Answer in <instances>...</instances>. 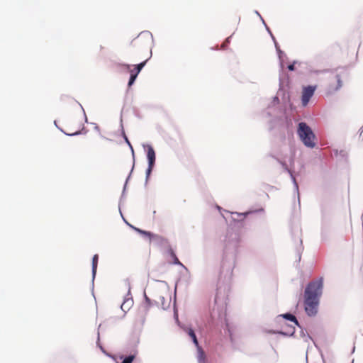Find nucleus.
Here are the masks:
<instances>
[{
	"label": "nucleus",
	"instance_id": "obj_19",
	"mask_svg": "<svg viewBox=\"0 0 363 363\" xmlns=\"http://www.w3.org/2000/svg\"><path fill=\"white\" fill-rule=\"evenodd\" d=\"M167 254L171 257L172 262L171 264L174 265L180 266L184 268L186 271L188 272V269L179 260L175 251L173 248L169 245L167 250Z\"/></svg>",
	"mask_w": 363,
	"mask_h": 363
},
{
	"label": "nucleus",
	"instance_id": "obj_38",
	"mask_svg": "<svg viewBox=\"0 0 363 363\" xmlns=\"http://www.w3.org/2000/svg\"><path fill=\"white\" fill-rule=\"evenodd\" d=\"M328 235H329V231L328 230L324 227V226H322L321 228V233H320V235H321V240L323 241H326L328 240Z\"/></svg>",
	"mask_w": 363,
	"mask_h": 363
},
{
	"label": "nucleus",
	"instance_id": "obj_43",
	"mask_svg": "<svg viewBox=\"0 0 363 363\" xmlns=\"http://www.w3.org/2000/svg\"><path fill=\"white\" fill-rule=\"evenodd\" d=\"M267 32L268 33V34L270 35V38H272L273 43H274V45H276V43H278L276 38L274 37V35H273L271 29L269 28V27H267Z\"/></svg>",
	"mask_w": 363,
	"mask_h": 363
},
{
	"label": "nucleus",
	"instance_id": "obj_22",
	"mask_svg": "<svg viewBox=\"0 0 363 363\" xmlns=\"http://www.w3.org/2000/svg\"><path fill=\"white\" fill-rule=\"evenodd\" d=\"M335 79L337 81V84L335 85V86H333V84H330L329 88L327 91V93L329 94H332L337 91L342 86V81L341 79V76L339 74H337L335 75Z\"/></svg>",
	"mask_w": 363,
	"mask_h": 363
},
{
	"label": "nucleus",
	"instance_id": "obj_53",
	"mask_svg": "<svg viewBox=\"0 0 363 363\" xmlns=\"http://www.w3.org/2000/svg\"><path fill=\"white\" fill-rule=\"evenodd\" d=\"M54 125H55V127L58 129V128H60L58 124H57V122L56 120L54 121Z\"/></svg>",
	"mask_w": 363,
	"mask_h": 363
},
{
	"label": "nucleus",
	"instance_id": "obj_14",
	"mask_svg": "<svg viewBox=\"0 0 363 363\" xmlns=\"http://www.w3.org/2000/svg\"><path fill=\"white\" fill-rule=\"evenodd\" d=\"M283 115L279 116H272L268 122V130L272 132L274 130H280L283 125Z\"/></svg>",
	"mask_w": 363,
	"mask_h": 363
},
{
	"label": "nucleus",
	"instance_id": "obj_4",
	"mask_svg": "<svg viewBox=\"0 0 363 363\" xmlns=\"http://www.w3.org/2000/svg\"><path fill=\"white\" fill-rule=\"evenodd\" d=\"M279 90L277 91V94L280 96L282 101V106L281 108V112H291L293 113L296 112V107L293 104L291 101V96L288 91H286L284 86L283 79L279 74Z\"/></svg>",
	"mask_w": 363,
	"mask_h": 363
},
{
	"label": "nucleus",
	"instance_id": "obj_10",
	"mask_svg": "<svg viewBox=\"0 0 363 363\" xmlns=\"http://www.w3.org/2000/svg\"><path fill=\"white\" fill-rule=\"evenodd\" d=\"M274 158H275L277 162L281 164V166L282 167L283 169L284 172H287L289 176H290V178L291 179V182H292V184L294 185V191L296 192L297 194V198H298V206L301 205V202H300V194H299V190H298V183L296 182V179L295 178V176H294V172L291 171L289 167H288V165L286 163V162L284 161H281L280 160L279 158H277L274 156H272Z\"/></svg>",
	"mask_w": 363,
	"mask_h": 363
},
{
	"label": "nucleus",
	"instance_id": "obj_18",
	"mask_svg": "<svg viewBox=\"0 0 363 363\" xmlns=\"http://www.w3.org/2000/svg\"><path fill=\"white\" fill-rule=\"evenodd\" d=\"M279 97L280 96L278 95L277 94L276 96L272 97V101L270 102L269 104H268L267 108L262 112V115L264 117H272V113L271 112V109L272 108L273 106L279 105L280 104Z\"/></svg>",
	"mask_w": 363,
	"mask_h": 363
},
{
	"label": "nucleus",
	"instance_id": "obj_51",
	"mask_svg": "<svg viewBox=\"0 0 363 363\" xmlns=\"http://www.w3.org/2000/svg\"><path fill=\"white\" fill-rule=\"evenodd\" d=\"M123 140H124V142L127 144V145H128V144H130V140H129V139H128V137H125V139H123Z\"/></svg>",
	"mask_w": 363,
	"mask_h": 363
},
{
	"label": "nucleus",
	"instance_id": "obj_45",
	"mask_svg": "<svg viewBox=\"0 0 363 363\" xmlns=\"http://www.w3.org/2000/svg\"><path fill=\"white\" fill-rule=\"evenodd\" d=\"M160 301L162 302V308L163 310H167L169 307V303L167 306L165 305V298H164V296H161L160 297Z\"/></svg>",
	"mask_w": 363,
	"mask_h": 363
},
{
	"label": "nucleus",
	"instance_id": "obj_3",
	"mask_svg": "<svg viewBox=\"0 0 363 363\" xmlns=\"http://www.w3.org/2000/svg\"><path fill=\"white\" fill-rule=\"evenodd\" d=\"M324 288V279L319 277L309 281L304 290V297L320 300Z\"/></svg>",
	"mask_w": 363,
	"mask_h": 363
},
{
	"label": "nucleus",
	"instance_id": "obj_29",
	"mask_svg": "<svg viewBox=\"0 0 363 363\" xmlns=\"http://www.w3.org/2000/svg\"><path fill=\"white\" fill-rule=\"evenodd\" d=\"M291 237H292V239L296 242V238H297V240H298L299 243H300V247L299 248H297L296 251H297V254H298V260L297 262H300L301 261V250H303V247L302 246V240L298 237V235H295V233L294 231L292 230L291 232Z\"/></svg>",
	"mask_w": 363,
	"mask_h": 363
},
{
	"label": "nucleus",
	"instance_id": "obj_32",
	"mask_svg": "<svg viewBox=\"0 0 363 363\" xmlns=\"http://www.w3.org/2000/svg\"><path fill=\"white\" fill-rule=\"evenodd\" d=\"M156 164H147V167L145 170V184L144 186H147L148 182L150 179V177L152 175V172L155 167Z\"/></svg>",
	"mask_w": 363,
	"mask_h": 363
},
{
	"label": "nucleus",
	"instance_id": "obj_46",
	"mask_svg": "<svg viewBox=\"0 0 363 363\" xmlns=\"http://www.w3.org/2000/svg\"><path fill=\"white\" fill-rule=\"evenodd\" d=\"M77 104L79 105V106H80L81 109L82 110L83 115H84V122H85L86 123H89V121H88V118H87L86 114V113H85V111H84V108H83L82 105L79 102H78V101H77Z\"/></svg>",
	"mask_w": 363,
	"mask_h": 363
},
{
	"label": "nucleus",
	"instance_id": "obj_15",
	"mask_svg": "<svg viewBox=\"0 0 363 363\" xmlns=\"http://www.w3.org/2000/svg\"><path fill=\"white\" fill-rule=\"evenodd\" d=\"M183 330L187 333L189 337L191 340V342L195 345L197 352H201L203 350L201 346L199 345L196 334L195 330L192 328V327H184Z\"/></svg>",
	"mask_w": 363,
	"mask_h": 363
},
{
	"label": "nucleus",
	"instance_id": "obj_30",
	"mask_svg": "<svg viewBox=\"0 0 363 363\" xmlns=\"http://www.w3.org/2000/svg\"><path fill=\"white\" fill-rule=\"evenodd\" d=\"M151 57H152V50H150V56L149 58L146 59L145 60H144L138 64L132 65V67H133V69H132L133 71H135V72H136L137 74H140V72L145 67V66L146 65L147 62H148V60L150 59Z\"/></svg>",
	"mask_w": 363,
	"mask_h": 363
},
{
	"label": "nucleus",
	"instance_id": "obj_35",
	"mask_svg": "<svg viewBox=\"0 0 363 363\" xmlns=\"http://www.w3.org/2000/svg\"><path fill=\"white\" fill-rule=\"evenodd\" d=\"M224 332L225 333V335L228 337L230 342L232 344L234 343V337H233V333L232 330L230 329L229 324L226 322L225 323V328H224Z\"/></svg>",
	"mask_w": 363,
	"mask_h": 363
},
{
	"label": "nucleus",
	"instance_id": "obj_33",
	"mask_svg": "<svg viewBox=\"0 0 363 363\" xmlns=\"http://www.w3.org/2000/svg\"><path fill=\"white\" fill-rule=\"evenodd\" d=\"M96 344L97 347H99L100 349V350L101 351V352L103 354H104L106 357H108L113 359H115L114 356L113 354H111V353L108 352L105 350V348L102 346V345L101 344L99 331H98V333H97V340H96Z\"/></svg>",
	"mask_w": 363,
	"mask_h": 363
},
{
	"label": "nucleus",
	"instance_id": "obj_52",
	"mask_svg": "<svg viewBox=\"0 0 363 363\" xmlns=\"http://www.w3.org/2000/svg\"><path fill=\"white\" fill-rule=\"evenodd\" d=\"M254 13H255L257 16H259V17L262 16L260 15L259 12L258 11H257V10H255V11H254Z\"/></svg>",
	"mask_w": 363,
	"mask_h": 363
},
{
	"label": "nucleus",
	"instance_id": "obj_50",
	"mask_svg": "<svg viewBox=\"0 0 363 363\" xmlns=\"http://www.w3.org/2000/svg\"><path fill=\"white\" fill-rule=\"evenodd\" d=\"M333 152H334L335 156H336V157L340 156V155H339L340 151L338 150H334Z\"/></svg>",
	"mask_w": 363,
	"mask_h": 363
},
{
	"label": "nucleus",
	"instance_id": "obj_25",
	"mask_svg": "<svg viewBox=\"0 0 363 363\" xmlns=\"http://www.w3.org/2000/svg\"><path fill=\"white\" fill-rule=\"evenodd\" d=\"M299 329H300V337L303 338V341L305 342H308L309 340H311L313 342V344L315 345V346L317 347V345L315 344L313 338L308 333V332L306 331V329L302 325H301V323H299V327H298Z\"/></svg>",
	"mask_w": 363,
	"mask_h": 363
},
{
	"label": "nucleus",
	"instance_id": "obj_16",
	"mask_svg": "<svg viewBox=\"0 0 363 363\" xmlns=\"http://www.w3.org/2000/svg\"><path fill=\"white\" fill-rule=\"evenodd\" d=\"M130 150L131 155H132V158H133V165H132V167L130 169V171L128 175L127 176V177H126V179L125 180V182H124V184H123V190H122V193H121V199L125 195V192H126V189H127L128 182L130 181V179L131 178L132 174H133L134 168H135V151H134L133 147L132 148H130Z\"/></svg>",
	"mask_w": 363,
	"mask_h": 363
},
{
	"label": "nucleus",
	"instance_id": "obj_40",
	"mask_svg": "<svg viewBox=\"0 0 363 363\" xmlns=\"http://www.w3.org/2000/svg\"><path fill=\"white\" fill-rule=\"evenodd\" d=\"M147 35V36H149L151 40H152V45H154V38H153V35L152 34L151 32L148 31V30H143L142 32L140 33V34L138 35Z\"/></svg>",
	"mask_w": 363,
	"mask_h": 363
},
{
	"label": "nucleus",
	"instance_id": "obj_59",
	"mask_svg": "<svg viewBox=\"0 0 363 363\" xmlns=\"http://www.w3.org/2000/svg\"><path fill=\"white\" fill-rule=\"evenodd\" d=\"M223 216L224 219L227 221V220H228V218H226V217H225L224 216Z\"/></svg>",
	"mask_w": 363,
	"mask_h": 363
},
{
	"label": "nucleus",
	"instance_id": "obj_12",
	"mask_svg": "<svg viewBox=\"0 0 363 363\" xmlns=\"http://www.w3.org/2000/svg\"><path fill=\"white\" fill-rule=\"evenodd\" d=\"M293 323L296 327H299V321L297 318L291 312H286L276 316L274 321L278 324H281V320Z\"/></svg>",
	"mask_w": 363,
	"mask_h": 363
},
{
	"label": "nucleus",
	"instance_id": "obj_49",
	"mask_svg": "<svg viewBox=\"0 0 363 363\" xmlns=\"http://www.w3.org/2000/svg\"><path fill=\"white\" fill-rule=\"evenodd\" d=\"M138 343H139V337H135V339L134 340L135 346H136Z\"/></svg>",
	"mask_w": 363,
	"mask_h": 363
},
{
	"label": "nucleus",
	"instance_id": "obj_13",
	"mask_svg": "<svg viewBox=\"0 0 363 363\" xmlns=\"http://www.w3.org/2000/svg\"><path fill=\"white\" fill-rule=\"evenodd\" d=\"M146 153L147 164H156V153L153 146L150 143L143 144Z\"/></svg>",
	"mask_w": 363,
	"mask_h": 363
},
{
	"label": "nucleus",
	"instance_id": "obj_58",
	"mask_svg": "<svg viewBox=\"0 0 363 363\" xmlns=\"http://www.w3.org/2000/svg\"><path fill=\"white\" fill-rule=\"evenodd\" d=\"M128 146L129 148H132L133 147V145H132L131 143L130 144H128Z\"/></svg>",
	"mask_w": 363,
	"mask_h": 363
},
{
	"label": "nucleus",
	"instance_id": "obj_6",
	"mask_svg": "<svg viewBox=\"0 0 363 363\" xmlns=\"http://www.w3.org/2000/svg\"><path fill=\"white\" fill-rule=\"evenodd\" d=\"M281 329H266L264 332L271 335H280L285 337H295L296 335V325H291L286 322L279 324Z\"/></svg>",
	"mask_w": 363,
	"mask_h": 363
},
{
	"label": "nucleus",
	"instance_id": "obj_9",
	"mask_svg": "<svg viewBox=\"0 0 363 363\" xmlns=\"http://www.w3.org/2000/svg\"><path fill=\"white\" fill-rule=\"evenodd\" d=\"M283 113V125L287 131L289 138L294 137V124L293 121L297 122L299 118H293L291 112H281Z\"/></svg>",
	"mask_w": 363,
	"mask_h": 363
},
{
	"label": "nucleus",
	"instance_id": "obj_21",
	"mask_svg": "<svg viewBox=\"0 0 363 363\" xmlns=\"http://www.w3.org/2000/svg\"><path fill=\"white\" fill-rule=\"evenodd\" d=\"M130 229L133 230L135 232L138 233L143 238L148 240L150 242H152V236H153V232L145 230L141 228H139L136 226H130Z\"/></svg>",
	"mask_w": 363,
	"mask_h": 363
},
{
	"label": "nucleus",
	"instance_id": "obj_1",
	"mask_svg": "<svg viewBox=\"0 0 363 363\" xmlns=\"http://www.w3.org/2000/svg\"><path fill=\"white\" fill-rule=\"evenodd\" d=\"M240 242V233L233 228H228L223 240V255L218 274L219 281L229 282L232 279Z\"/></svg>",
	"mask_w": 363,
	"mask_h": 363
},
{
	"label": "nucleus",
	"instance_id": "obj_20",
	"mask_svg": "<svg viewBox=\"0 0 363 363\" xmlns=\"http://www.w3.org/2000/svg\"><path fill=\"white\" fill-rule=\"evenodd\" d=\"M274 47H275L277 55V57L279 59V67H280V73H281V72H283V69L284 68V60L287 59V56H286V54L285 53V52L283 51L282 50H281L279 43H276V45H274Z\"/></svg>",
	"mask_w": 363,
	"mask_h": 363
},
{
	"label": "nucleus",
	"instance_id": "obj_47",
	"mask_svg": "<svg viewBox=\"0 0 363 363\" xmlns=\"http://www.w3.org/2000/svg\"><path fill=\"white\" fill-rule=\"evenodd\" d=\"M91 124H93L94 125V130L100 133V128H99V126L96 123H91Z\"/></svg>",
	"mask_w": 363,
	"mask_h": 363
},
{
	"label": "nucleus",
	"instance_id": "obj_8",
	"mask_svg": "<svg viewBox=\"0 0 363 363\" xmlns=\"http://www.w3.org/2000/svg\"><path fill=\"white\" fill-rule=\"evenodd\" d=\"M318 86L316 84H309L303 86L301 95V102L303 107H306L310 100L313 96Z\"/></svg>",
	"mask_w": 363,
	"mask_h": 363
},
{
	"label": "nucleus",
	"instance_id": "obj_26",
	"mask_svg": "<svg viewBox=\"0 0 363 363\" xmlns=\"http://www.w3.org/2000/svg\"><path fill=\"white\" fill-rule=\"evenodd\" d=\"M152 242H154L155 245L160 247L169 243L167 238L155 233H153V236H152Z\"/></svg>",
	"mask_w": 363,
	"mask_h": 363
},
{
	"label": "nucleus",
	"instance_id": "obj_60",
	"mask_svg": "<svg viewBox=\"0 0 363 363\" xmlns=\"http://www.w3.org/2000/svg\"><path fill=\"white\" fill-rule=\"evenodd\" d=\"M218 210L220 211L221 210V208L220 207H218Z\"/></svg>",
	"mask_w": 363,
	"mask_h": 363
},
{
	"label": "nucleus",
	"instance_id": "obj_41",
	"mask_svg": "<svg viewBox=\"0 0 363 363\" xmlns=\"http://www.w3.org/2000/svg\"><path fill=\"white\" fill-rule=\"evenodd\" d=\"M120 131H121V136L123 138V139H125V137H128L127 135L125 134V132L124 130L122 118H121Z\"/></svg>",
	"mask_w": 363,
	"mask_h": 363
},
{
	"label": "nucleus",
	"instance_id": "obj_55",
	"mask_svg": "<svg viewBox=\"0 0 363 363\" xmlns=\"http://www.w3.org/2000/svg\"><path fill=\"white\" fill-rule=\"evenodd\" d=\"M359 134L361 135L363 133V125L359 129Z\"/></svg>",
	"mask_w": 363,
	"mask_h": 363
},
{
	"label": "nucleus",
	"instance_id": "obj_7",
	"mask_svg": "<svg viewBox=\"0 0 363 363\" xmlns=\"http://www.w3.org/2000/svg\"><path fill=\"white\" fill-rule=\"evenodd\" d=\"M320 301L318 299L310 298L304 297L303 299V306L304 311L308 317H314L317 315L318 312V306L320 304Z\"/></svg>",
	"mask_w": 363,
	"mask_h": 363
},
{
	"label": "nucleus",
	"instance_id": "obj_42",
	"mask_svg": "<svg viewBox=\"0 0 363 363\" xmlns=\"http://www.w3.org/2000/svg\"><path fill=\"white\" fill-rule=\"evenodd\" d=\"M340 157L342 160L347 162L348 159V154L345 150H341L339 152Z\"/></svg>",
	"mask_w": 363,
	"mask_h": 363
},
{
	"label": "nucleus",
	"instance_id": "obj_48",
	"mask_svg": "<svg viewBox=\"0 0 363 363\" xmlns=\"http://www.w3.org/2000/svg\"><path fill=\"white\" fill-rule=\"evenodd\" d=\"M259 18H260V20H261V21H262V24L264 25V26L265 29L267 30V27H269V26H268L267 25V23H265V21H264V18H262V16H260V17H259Z\"/></svg>",
	"mask_w": 363,
	"mask_h": 363
},
{
	"label": "nucleus",
	"instance_id": "obj_34",
	"mask_svg": "<svg viewBox=\"0 0 363 363\" xmlns=\"http://www.w3.org/2000/svg\"><path fill=\"white\" fill-rule=\"evenodd\" d=\"M128 72L130 74V76H129L127 86H128V88H130L135 84L139 74H137L136 72H135V71H133L132 69Z\"/></svg>",
	"mask_w": 363,
	"mask_h": 363
},
{
	"label": "nucleus",
	"instance_id": "obj_23",
	"mask_svg": "<svg viewBox=\"0 0 363 363\" xmlns=\"http://www.w3.org/2000/svg\"><path fill=\"white\" fill-rule=\"evenodd\" d=\"M143 301H144V307L145 308L146 312L149 311V309L153 306H158L159 303L157 301L152 300L146 294L145 291H143Z\"/></svg>",
	"mask_w": 363,
	"mask_h": 363
},
{
	"label": "nucleus",
	"instance_id": "obj_56",
	"mask_svg": "<svg viewBox=\"0 0 363 363\" xmlns=\"http://www.w3.org/2000/svg\"><path fill=\"white\" fill-rule=\"evenodd\" d=\"M101 137L102 138H104V139H105V140H109V141H111V140H111V139H109V138H106V137H105V136H104V135H101Z\"/></svg>",
	"mask_w": 363,
	"mask_h": 363
},
{
	"label": "nucleus",
	"instance_id": "obj_62",
	"mask_svg": "<svg viewBox=\"0 0 363 363\" xmlns=\"http://www.w3.org/2000/svg\"><path fill=\"white\" fill-rule=\"evenodd\" d=\"M322 358H323V356H322ZM323 362L325 363V359H323Z\"/></svg>",
	"mask_w": 363,
	"mask_h": 363
},
{
	"label": "nucleus",
	"instance_id": "obj_44",
	"mask_svg": "<svg viewBox=\"0 0 363 363\" xmlns=\"http://www.w3.org/2000/svg\"><path fill=\"white\" fill-rule=\"evenodd\" d=\"M231 38H232V35H230L225 39V40L222 45V48L223 49H226L228 48V45L230 43Z\"/></svg>",
	"mask_w": 363,
	"mask_h": 363
},
{
	"label": "nucleus",
	"instance_id": "obj_31",
	"mask_svg": "<svg viewBox=\"0 0 363 363\" xmlns=\"http://www.w3.org/2000/svg\"><path fill=\"white\" fill-rule=\"evenodd\" d=\"M137 353V350H135L133 353H130L127 356L121 355L120 359L122 360L121 363H133L136 357Z\"/></svg>",
	"mask_w": 363,
	"mask_h": 363
},
{
	"label": "nucleus",
	"instance_id": "obj_57",
	"mask_svg": "<svg viewBox=\"0 0 363 363\" xmlns=\"http://www.w3.org/2000/svg\"><path fill=\"white\" fill-rule=\"evenodd\" d=\"M355 351V346L354 345L352 349V353H354Z\"/></svg>",
	"mask_w": 363,
	"mask_h": 363
},
{
	"label": "nucleus",
	"instance_id": "obj_17",
	"mask_svg": "<svg viewBox=\"0 0 363 363\" xmlns=\"http://www.w3.org/2000/svg\"><path fill=\"white\" fill-rule=\"evenodd\" d=\"M99 263V255L95 254L91 259V291L94 295V279L96 276L97 267Z\"/></svg>",
	"mask_w": 363,
	"mask_h": 363
},
{
	"label": "nucleus",
	"instance_id": "obj_5",
	"mask_svg": "<svg viewBox=\"0 0 363 363\" xmlns=\"http://www.w3.org/2000/svg\"><path fill=\"white\" fill-rule=\"evenodd\" d=\"M264 208L262 207H260L257 209H253L250 208L244 212L239 213V212H230L228 211H225L226 213H229L230 215V219H231V223L230 225H233L234 227H236L238 228H243L245 225V220L246 218L250 216L255 213L264 212Z\"/></svg>",
	"mask_w": 363,
	"mask_h": 363
},
{
	"label": "nucleus",
	"instance_id": "obj_36",
	"mask_svg": "<svg viewBox=\"0 0 363 363\" xmlns=\"http://www.w3.org/2000/svg\"><path fill=\"white\" fill-rule=\"evenodd\" d=\"M296 65H298L299 66L302 65H305L304 62H299L298 60H294L291 64L288 65L287 66V69L290 72H294L296 70Z\"/></svg>",
	"mask_w": 363,
	"mask_h": 363
},
{
	"label": "nucleus",
	"instance_id": "obj_39",
	"mask_svg": "<svg viewBox=\"0 0 363 363\" xmlns=\"http://www.w3.org/2000/svg\"><path fill=\"white\" fill-rule=\"evenodd\" d=\"M198 354V362L199 363H207L205 359V353L203 350L197 352Z\"/></svg>",
	"mask_w": 363,
	"mask_h": 363
},
{
	"label": "nucleus",
	"instance_id": "obj_24",
	"mask_svg": "<svg viewBox=\"0 0 363 363\" xmlns=\"http://www.w3.org/2000/svg\"><path fill=\"white\" fill-rule=\"evenodd\" d=\"M114 66L119 73H126L131 69L132 65L125 62H115Z\"/></svg>",
	"mask_w": 363,
	"mask_h": 363
},
{
	"label": "nucleus",
	"instance_id": "obj_28",
	"mask_svg": "<svg viewBox=\"0 0 363 363\" xmlns=\"http://www.w3.org/2000/svg\"><path fill=\"white\" fill-rule=\"evenodd\" d=\"M176 290H177V284L175 285V288H174V304H173V307H174V319L175 320V323H177V325L181 328H184V327H185L184 325H182L179 320V315H178V311H177V306H176Z\"/></svg>",
	"mask_w": 363,
	"mask_h": 363
},
{
	"label": "nucleus",
	"instance_id": "obj_2",
	"mask_svg": "<svg viewBox=\"0 0 363 363\" xmlns=\"http://www.w3.org/2000/svg\"><path fill=\"white\" fill-rule=\"evenodd\" d=\"M296 134L303 145L310 149L316 146V135L312 128L305 121H300L297 124Z\"/></svg>",
	"mask_w": 363,
	"mask_h": 363
},
{
	"label": "nucleus",
	"instance_id": "obj_61",
	"mask_svg": "<svg viewBox=\"0 0 363 363\" xmlns=\"http://www.w3.org/2000/svg\"><path fill=\"white\" fill-rule=\"evenodd\" d=\"M306 361H308V355L307 354L306 356Z\"/></svg>",
	"mask_w": 363,
	"mask_h": 363
},
{
	"label": "nucleus",
	"instance_id": "obj_37",
	"mask_svg": "<svg viewBox=\"0 0 363 363\" xmlns=\"http://www.w3.org/2000/svg\"><path fill=\"white\" fill-rule=\"evenodd\" d=\"M125 197V196L121 199V197L120 198V200H119V202H118V211H119V213L122 217V219L124 221V223L130 228V226H134L133 225H132L130 223H129L123 216V213H122V211H121V202H122V200L123 199V198Z\"/></svg>",
	"mask_w": 363,
	"mask_h": 363
},
{
	"label": "nucleus",
	"instance_id": "obj_27",
	"mask_svg": "<svg viewBox=\"0 0 363 363\" xmlns=\"http://www.w3.org/2000/svg\"><path fill=\"white\" fill-rule=\"evenodd\" d=\"M58 130H60L65 135H67L69 137L77 136L79 135H85L88 132V130L84 125L82 126L81 130H77L74 133H71L65 132L62 128H58Z\"/></svg>",
	"mask_w": 363,
	"mask_h": 363
},
{
	"label": "nucleus",
	"instance_id": "obj_54",
	"mask_svg": "<svg viewBox=\"0 0 363 363\" xmlns=\"http://www.w3.org/2000/svg\"><path fill=\"white\" fill-rule=\"evenodd\" d=\"M210 49L212 50H219V48H217V47H211Z\"/></svg>",
	"mask_w": 363,
	"mask_h": 363
},
{
	"label": "nucleus",
	"instance_id": "obj_11",
	"mask_svg": "<svg viewBox=\"0 0 363 363\" xmlns=\"http://www.w3.org/2000/svg\"><path fill=\"white\" fill-rule=\"evenodd\" d=\"M125 284L128 286V292L124 297L122 304L121 305V310L125 313L128 311L133 305V299L130 292V283L128 279H125Z\"/></svg>",
	"mask_w": 363,
	"mask_h": 363
}]
</instances>
